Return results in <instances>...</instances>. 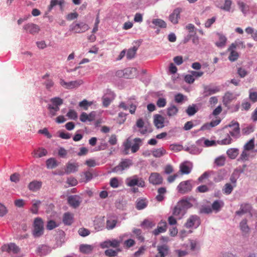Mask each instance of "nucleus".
Here are the masks:
<instances>
[{
	"instance_id": "1",
	"label": "nucleus",
	"mask_w": 257,
	"mask_h": 257,
	"mask_svg": "<svg viewBox=\"0 0 257 257\" xmlns=\"http://www.w3.org/2000/svg\"><path fill=\"white\" fill-rule=\"evenodd\" d=\"M197 200L193 197H184L178 202L173 211V215L180 219L184 216L187 210L191 208L193 204H197Z\"/></svg>"
},
{
	"instance_id": "2",
	"label": "nucleus",
	"mask_w": 257,
	"mask_h": 257,
	"mask_svg": "<svg viewBox=\"0 0 257 257\" xmlns=\"http://www.w3.org/2000/svg\"><path fill=\"white\" fill-rule=\"evenodd\" d=\"M32 234L35 238H39L42 236L44 232V224L43 219L41 217L35 218L33 224Z\"/></svg>"
},
{
	"instance_id": "3",
	"label": "nucleus",
	"mask_w": 257,
	"mask_h": 257,
	"mask_svg": "<svg viewBox=\"0 0 257 257\" xmlns=\"http://www.w3.org/2000/svg\"><path fill=\"white\" fill-rule=\"evenodd\" d=\"M126 184L130 187H133L136 185L144 187L145 186V182L142 178H139L137 175L127 178L126 180Z\"/></svg>"
},
{
	"instance_id": "4",
	"label": "nucleus",
	"mask_w": 257,
	"mask_h": 257,
	"mask_svg": "<svg viewBox=\"0 0 257 257\" xmlns=\"http://www.w3.org/2000/svg\"><path fill=\"white\" fill-rule=\"evenodd\" d=\"M192 187L191 181L187 180L181 182L177 186V189L179 193L184 194L190 192Z\"/></svg>"
},
{
	"instance_id": "5",
	"label": "nucleus",
	"mask_w": 257,
	"mask_h": 257,
	"mask_svg": "<svg viewBox=\"0 0 257 257\" xmlns=\"http://www.w3.org/2000/svg\"><path fill=\"white\" fill-rule=\"evenodd\" d=\"M138 127L140 130L138 131L142 135H145L147 133H151V131H149V128L147 124H145V122L142 118H139L136 124L133 126L134 132L137 131V128Z\"/></svg>"
},
{
	"instance_id": "6",
	"label": "nucleus",
	"mask_w": 257,
	"mask_h": 257,
	"mask_svg": "<svg viewBox=\"0 0 257 257\" xmlns=\"http://www.w3.org/2000/svg\"><path fill=\"white\" fill-rule=\"evenodd\" d=\"M70 28L71 30L74 31L76 33L85 32L89 29L88 25L83 22L72 24Z\"/></svg>"
},
{
	"instance_id": "7",
	"label": "nucleus",
	"mask_w": 257,
	"mask_h": 257,
	"mask_svg": "<svg viewBox=\"0 0 257 257\" xmlns=\"http://www.w3.org/2000/svg\"><path fill=\"white\" fill-rule=\"evenodd\" d=\"M67 201L70 206L74 208H76L80 205L82 199L78 195H70L68 197Z\"/></svg>"
},
{
	"instance_id": "8",
	"label": "nucleus",
	"mask_w": 257,
	"mask_h": 257,
	"mask_svg": "<svg viewBox=\"0 0 257 257\" xmlns=\"http://www.w3.org/2000/svg\"><path fill=\"white\" fill-rule=\"evenodd\" d=\"M132 161L130 159H124L118 165L112 169V172H117L119 171H123V170L128 168L132 165Z\"/></svg>"
},
{
	"instance_id": "9",
	"label": "nucleus",
	"mask_w": 257,
	"mask_h": 257,
	"mask_svg": "<svg viewBox=\"0 0 257 257\" xmlns=\"http://www.w3.org/2000/svg\"><path fill=\"white\" fill-rule=\"evenodd\" d=\"M150 183L153 185H160L163 183V178L158 173H151L149 179Z\"/></svg>"
},
{
	"instance_id": "10",
	"label": "nucleus",
	"mask_w": 257,
	"mask_h": 257,
	"mask_svg": "<svg viewBox=\"0 0 257 257\" xmlns=\"http://www.w3.org/2000/svg\"><path fill=\"white\" fill-rule=\"evenodd\" d=\"M196 223V226H198L200 224V218L196 215H193L190 216L186 222L185 225L188 228H191Z\"/></svg>"
},
{
	"instance_id": "11",
	"label": "nucleus",
	"mask_w": 257,
	"mask_h": 257,
	"mask_svg": "<svg viewBox=\"0 0 257 257\" xmlns=\"http://www.w3.org/2000/svg\"><path fill=\"white\" fill-rule=\"evenodd\" d=\"M24 29L27 32L32 35H35L38 33L40 30L39 26L33 23H29L25 25L24 26Z\"/></svg>"
},
{
	"instance_id": "12",
	"label": "nucleus",
	"mask_w": 257,
	"mask_h": 257,
	"mask_svg": "<svg viewBox=\"0 0 257 257\" xmlns=\"http://www.w3.org/2000/svg\"><path fill=\"white\" fill-rule=\"evenodd\" d=\"M2 252H7L11 255L16 253V245L14 243L5 244L1 247Z\"/></svg>"
},
{
	"instance_id": "13",
	"label": "nucleus",
	"mask_w": 257,
	"mask_h": 257,
	"mask_svg": "<svg viewBox=\"0 0 257 257\" xmlns=\"http://www.w3.org/2000/svg\"><path fill=\"white\" fill-rule=\"evenodd\" d=\"M203 88V93L205 97L215 94L220 91V88L218 86L211 87L210 85H204Z\"/></svg>"
},
{
	"instance_id": "14",
	"label": "nucleus",
	"mask_w": 257,
	"mask_h": 257,
	"mask_svg": "<svg viewBox=\"0 0 257 257\" xmlns=\"http://www.w3.org/2000/svg\"><path fill=\"white\" fill-rule=\"evenodd\" d=\"M181 9L180 8L175 9L173 13L169 16V20L173 24H177L178 23V19L180 18Z\"/></svg>"
},
{
	"instance_id": "15",
	"label": "nucleus",
	"mask_w": 257,
	"mask_h": 257,
	"mask_svg": "<svg viewBox=\"0 0 257 257\" xmlns=\"http://www.w3.org/2000/svg\"><path fill=\"white\" fill-rule=\"evenodd\" d=\"M192 168V164L188 161L184 162L180 165V171L182 174H188Z\"/></svg>"
},
{
	"instance_id": "16",
	"label": "nucleus",
	"mask_w": 257,
	"mask_h": 257,
	"mask_svg": "<svg viewBox=\"0 0 257 257\" xmlns=\"http://www.w3.org/2000/svg\"><path fill=\"white\" fill-rule=\"evenodd\" d=\"M251 209V207L249 204H242L239 210L235 212V214L237 215L241 216L244 214L249 213L250 216H251L252 214L250 213Z\"/></svg>"
},
{
	"instance_id": "17",
	"label": "nucleus",
	"mask_w": 257,
	"mask_h": 257,
	"mask_svg": "<svg viewBox=\"0 0 257 257\" xmlns=\"http://www.w3.org/2000/svg\"><path fill=\"white\" fill-rule=\"evenodd\" d=\"M246 219H243L239 223V228L243 236H247L250 232V228L247 224Z\"/></svg>"
},
{
	"instance_id": "18",
	"label": "nucleus",
	"mask_w": 257,
	"mask_h": 257,
	"mask_svg": "<svg viewBox=\"0 0 257 257\" xmlns=\"http://www.w3.org/2000/svg\"><path fill=\"white\" fill-rule=\"evenodd\" d=\"M154 117V123L157 128H160L163 127L164 126V117L161 115L158 114H155Z\"/></svg>"
},
{
	"instance_id": "19",
	"label": "nucleus",
	"mask_w": 257,
	"mask_h": 257,
	"mask_svg": "<svg viewBox=\"0 0 257 257\" xmlns=\"http://www.w3.org/2000/svg\"><path fill=\"white\" fill-rule=\"evenodd\" d=\"M51 251V249L50 247L45 244L39 245L36 250V252L41 255H45L50 253Z\"/></svg>"
},
{
	"instance_id": "20",
	"label": "nucleus",
	"mask_w": 257,
	"mask_h": 257,
	"mask_svg": "<svg viewBox=\"0 0 257 257\" xmlns=\"http://www.w3.org/2000/svg\"><path fill=\"white\" fill-rule=\"evenodd\" d=\"M224 206V202L221 200H216L212 204L211 209L212 211L217 213L220 211L221 209Z\"/></svg>"
},
{
	"instance_id": "21",
	"label": "nucleus",
	"mask_w": 257,
	"mask_h": 257,
	"mask_svg": "<svg viewBox=\"0 0 257 257\" xmlns=\"http://www.w3.org/2000/svg\"><path fill=\"white\" fill-rule=\"evenodd\" d=\"M42 184V182L34 180L29 183L28 187L30 190L35 192L39 190L41 188Z\"/></svg>"
},
{
	"instance_id": "22",
	"label": "nucleus",
	"mask_w": 257,
	"mask_h": 257,
	"mask_svg": "<svg viewBox=\"0 0 257 257\" xmlns=\"http://www.w3.org/2000/svg\"><path fill=\"white\" fill-rule=\"evenodd\" d=\"M73 221V215L70 212H66L63 215V222L67 225H71Z\"/></svg>"
},
{
	"instance_id": "23",
	"label": "nucleus",
	"mask_w": 257,
	"mask_h": 257,
	"mask_svg": "<svg viewBox=\"0 0 257 257\" xmlns=\"http://www.w3.org/2000/svg\"><path fill=\"white\" fill-rule=\"evenodd\" d=\"M93 246L91 245L82 244L79 246V251L84 254H89L91 252Z\"/></svg>"
},
{
	"instance_id": "24",
	"label": "nucleus",
	"mask_w": 257,
	"mask_h": 257,
	"mask_svg": "<svg viewBox=\"0 0 257 257\" xmlns=\"http://www.w3.org/2000/svg\"><path fill=\"white\" fill-rule=\"evenodd\" d=\"M159 224L162 225L161 226H158L157 228L155 229L153 231V233L155 235H157L160 233L165 232L166 230L167 223L166 221H163L162 220L160 221Z\"/></svg>"
},
{
	"instance_id": "25",
	"label": "nucleus",
	"mask_w": 257,
	"mask_h": 257,
	"mask_svg": "<svg viewBox=\"0 0 257 257\" xmlns=\"http://www.w3.org/2000/svg\"><path fill=\"white\" fill-rule=\"evenodd\" d=\"M79 165L77 163H68L67 165V168L65 172L67 174H70L72 172H75L78 170Z\"/></svg>"
},
{
	"instance_id": "26",
	"label": "nucleus",
	"mask_w": 257,
	"mask_h": 257,
	"mask_svg": "<svg viewBox=\"0 0 257 257\" xmlns=\"http://www.w3.org/2000/svg\"><path fill=\"white\" fill-rule=\"evenodd\" d=\"M41 204V201L38 200H33L32 201V207L30 210L33 214H37L38 213L39 208Z\"/></svg>"
},
{
	"instance_id": "27",
	"label": "nucleus",
	"mask_w": 257,
	"mask_h": 257,
	"mask_svg": "<svg viewBox=\"0 0 257 257\" xmlns=\"http://www.w3.org/2000/svg\"><path fill=\"white\" fill-rule=\"evenodd\" d=\"M83 83V81L81 79L71 81L68 82L67 89H71L75 88H77Z\"/></svg>"
},
{
	"instance_id": "28",
	"label": "nucleus",
	"mask_w": 257,
	"mask_h": 257,
	"mask_svg": "<svg viewBox=\"0 0 257 257\" xmlns=\"http://www.w3.org/2000/svg\"><path fill=\"white\" fill-rule=\"evenodd\" d=\"M152 153L154 157L160 158L166 154V151L163 148H161L154 149Z\"/></svg>"
},
{
	"instance_id": "29",
	"label": "nucleus",
	"mask_w": 257,
	"mask_h": 257,
	"mask_svg": "<svg viewBox=\"0 0 257 257\" xmlns=\"http://www.w3.org/2000/svg\"><path fill=\"white\" fill-rule=\"evenodd\" d=\"M157 250L161 255V257H165L168 254L169 247L166 245L158 246Z\"/></svg>"
},
{
	"instance_id": "30",
	"label": "nucleus",
	"mask_w": 257,
	"mask_h": 257,
	"mask_svg": "<svg viewBox=\"0 0 257 257\" xmlns=\"http://www.w3.org/2000/svg\"><path fill=\"white\" fill-rule=\"evenodd\" d=\"M198 109L196 104H193L188 106L186 110V112L189 116H192L198 111Z\"/></svg>"
},
{
	"instance_id": "31",
	"label": "nucleus",
	"mask_w": 257,
	"mask_h": 257,
	"mask_svg": "<svg viewBox=\"0 0 257 257\" xmlns=\"http://www.w3.org/2000/svg\"><path fill=\"white\" fill-rule=\"evenodd\" d=\"M148 205L147 201L145 199H138L136 201V208L138 210H142L145 208Z\"/></svg>"
},
{
	"instance_id": "32",
	"label": "nucleus",
	"mask_w": 257,
	"mask_h": 257,
	"mask_svg": "<svg viewBox=\"0 0 257 257\" xmlns=\"http://www.w3.org/2000/svg\"><path fill=\"white\" fill-rule=\"evenodd\" d=\"M134 142L135 144L132 145L131 147V150L133 153L137 152L139 150L141 146L140 143H141L142 140L140 138H137L134 139Z\"/></svg>"
},
{
	"instance_id": "33",
	"label": "nucleus",
	"mask_w": 257,
	"mask_h": 257,
	"mask_svg": "<svg viewBox=\"0 0 257 257\" xmlns=\"http://www.w3.org/2000/svg\"><path fill=\"white\" fill-rule=\"evenodd\" d=\"M234 99L233 93L230 92H227L223 98V102L224 104L227 105L229 103Z\"/></svg>"
},
{
	"instance_id": "34",
	"label": "nucleus",
	"mask_w": 257,
	"mask_h": 257,
	"mask_svg": "<svg viewBox=\"0 0 257 257\" xmlns=\"http://www.w3.org/2000/svg\"><path fill=\"white\" fill-rule=\"evenodd\" d=\"M138 49V47L134 46L132 48H130L127 50L126 53V57L127 59L131 60L134 58L136 54V52Z\"/></svg>"
},
{
	"instance_id": "35",
	"label": "nucleus",
	"mask_w": 257,
	"mask_h": 257,
	"mask_svg": "<svg viewBox=\"0 0 257 257\" xmlns=\"http://www.w3.org/2000/svg\"><path fill=\"white\" fill-rule=\"evenodd\" d=\"M219 36V41L216 42V45L218 47H222L225 46L226 42V38L222 34L218 33Z\"/></svg>"
},
{
	"instance_id": "36",
	"label": "nucleus",
	"mask_w": 257,
	"mask_h": 257,
	"mask_svg": "<svg viewBox=\"0 0 257 257\" xmlns=\"http://www.w3.org/2000/svg\"><path fill=\"white\" fill-rule=\"evenodd\" d=\"M178 112V109L174 105H171V106L167 108V115L170 117L176 115Z\"/></svg>"
},
{
	"instance_id": "37",
	"label": "nucleus",
	"mask_w": 257,
	"mask_h": 257,
	"mask_svg": "<svg viewBox=\"0 0 257 257\" xmlns=\"http://www.w3.org/2000/svg\"><path fill=\"white\" fill-rule=\"evenodd\" d=\"M152 23L156 26H158L161 28H166L167 24L166 22L162 19H155L152 20Z\"/></svg>"
},
{
	"instance_id": "38",
	"label": "nucleus",
	"mask_w": 257,
	"mask_h": 257,
	"mask_svg": "<svg viewBox=\"0 0 257 257\" xmlns=\"http://www.w3.org/2000/svg\"><path fill=\"white\" fill-rule=\"evenodd\" d=\"M46 165L48 168L53 169L58 166V164L55 158H51L46 161Z\"/></svg>"
},
{
	"instance_id": "39",
	"label": "nucleus",
	"mask_w": 257,
	"mask_h": 257,
	"mask_svg": "<svg viewBox=\"0 0 257 257\" xmlns=\"http://www.w3.org/2000/svg\"><path fill=\"white\" fill-rule=\"evenodd\" d=\"M226 153L230 159H234L238 154V149L235 148H231L228 150Z\"/></svg>"
},
{
	"instance_id": "40",
	"label": "nucleus",
	"mask_w": 257,
	"mask_h": 257,
	"mask_svg": "<svg viewBox=\"0 0 257 257\" xmlns=\"http://www.w3.org/2000/svg\"><path fill=\"white\" fill-rule=\"evenodd\" d=\"M254 148V139L252 138L247 142L243 146L245 151H251Z\"/></svg>"
},
{
	"instance_id": "41",
	"label": "nucleus",
	"mask_w": 257,
	"mask_h": 257,
	"mask_svg": "<svg viewBox=\"0 0 257 257\" xmlns=\"http://www.w3.org/2000/svg\"><path fill=\"white\" fill-rule=\"evenodd\" d=\"M117 222L116 219H107L106 223V227L108 230L113 229Z\"/></svg>"
},
{
	"instance_id": "42",
	"label": "nucleus",
	"mask_w": 257,
	"mask_h": 257,
	"mask_svg": "<svg viewBox=\"0 0 257 257\" xmlns=\"http://www.w3.org/2000/svg\"><path fill=\"white\" fill-rule=\"evenodd\" d=\"M47 150L44 148H39L38 150H35L34 151V156L38 158H41L43 156H45L47 155Z\"/></svg>"
},
{
	"instance_id": "43",
	"label": "nucleus",
	"mask_w": 257,
	"mask_h": 257,
	"mask_svg": "<svg viewBox=\"0 0 257 257\" xmlns=\"http://www.w3.org/2000/svg\"><path fill=\"white\" fill-rule=\"evenodd\" d=\"M239 177V173H238V170L235 169L234 170L233 172L231 174L230 177V181L232 183L235 184L236 182L237 179Z\"/></svg>"
},
{
	"instance_id": "44",
	"label": "nucleus",
	"mask_w": 257,
	"mask_h": 257,
	"mask_svg": "<svg viewBox=\"0 0 257 257\" xmlns=\"http://www.w3.org/2000/svg\"><path fill=\"white\" fill-rule=\"evenodd\" d=\"M141 226L147 228H152L155 226V223L148 219H145L141 223Z\"/></svg>"
},
{
	"instance_id": "45",
	"label": "nucleus",
	"mask_w": 257,
	"mask_h": 257,
	"mask_svg": "<svg viewBox=\"0 0 257 257\" xmlns=\"http://www.w3.org/2000/svg\"><path fill=\"white\" fill-rule=\"evenodd\" d=\"M212 212V209L209 206H202L199 210V213L201 214H210Z\"/></svg>"
},
{
	"instance_id": "46",
	"label": "nucleus",
	"mask_w": 257,
	"mask_h": 257,
	"mask_svg": "<svg viewBox=\"0 0 257 257\" xmlns=\"http://www.w3.org/2000/svg\"><path fill=\"white\" fill-rule=\"evenodd\" d=\"M119 251H120V249L114 250L112 249H108L105 251V254L109 257H114L117 255Z\"/></svg>"
},
{
	"instance_id": "47",
	"label": "nucleus",
	"mask_w": 257,
	"mask_h": 257,
	"mask_svg": "<svg viewBox=\"0 0 257 257\" xmlns=\"http://www.w3.org/2000/svg\"><path fill=\"white\" fill-rule=\"evenodd\" d=\"M92 104V102H88L86 99H84L79 103V106L86 110Z\"/></svg>"
},
{
	"instance_id": "48",
	"label": "nucleus",
	"mask_w": 257,
	"mask_h": 257,
	"mask_svg": "<svg viewBox=\"0 0 257 257\" xmlns=\"http://www.w3.org/2000/svg\"><path fill=\"white\" fill-rule=\"evenodd\" d=\"M213 174V171L205 172L202 175H201L198 178V181L199 183L203 182V180L204 179H207L211 174Z\"/></svg>"
},
{
	"instance_id": "49",
	"label": "nucleus",
	"mask_w": 257,
	"mask_h": 257,
	"mask_svg": "<svg viewBox=\"0 0 257 257\" xmlns=\"http://www.w3.org/2000/svg\"><path fill=\"white\" fill-rule=\"evenodd\" d=\"M66 116L73 120H76L78 117L77 112L73 109H70L67 112Z\"/></svg>"
},
{
	"instance_id": "50",
	"label": "nucleus",
	"mask_w": 257,
	"mask_h": 257,
	"mask_svg": "<svg viewBox=\"0 0 257 257\" xmlns=\"http://www.w3.org/2000/svg\"><path fill=\"white\" fill-rule=\"evenodd\" d=\"M51 102L54 105L60 106L63 103V100L61 98L58 97L52 98L51 99Z\"/></svg>"
},
{
	"instance_id": "51",
	"label": "nucleus",
	"mask_w": 257,
	"mask_h": 257,
	"mask_svg": "<svg viewBox=\"0 0 257 257\" xmlns=\"http://www.w3.org/2000/svg\"><path fill=\"white\" fill-rule=\"evenodd\" d=\"M230 52V53L228 57L229 60L231 62L236 61L239 56L238 53L235 51H231Z\"/></svg>"
},
{
	"instance_id": "52",
	"label": "nucleus",
	"mask_w": 257,
	"mask_h": 257,
	"mask_svg": "<svg viewBox=\"0 0 257 257\" xmlns=\"http://www.w3.org/2000/svg\"><path fill=\"white\" fill-rule=\"evenodd\" d=\"M233 188V186L230 184L226 183L222 190L224 193L230 194L232 191Z\"/></svg>"
},
{
	"instance_id": "53",
	"label": "nucleus",
	"mask_w": 257,
	"mask_h": 257,
	"mask_svg": "<svg viewBox=\"0 0 257 257\" xmlns=\"http://www.w3.org/2000/svg\"><path fill=\"white\" fill-rule=\"evenodd\" d=\"M254 131V128L252 126L249 125L247 127H245L242 129V134L244 135H248L250 134L251 133L253 132Z\"/></svg>"
},
{
	"instance_id": "54",
	"label": "nucleus",
	"mask_w": 257,
	"mask_h": 257,
	"mask_svg": "<svg viewBox=\"0 0 257 257\" xmlns=\"http://www.w3.org/2000/svg\"><path fill=\"white\" fill-rule=\"evenodd\" d=\"M57 226V225L56 222L54 220H51L47 222L46 228L48 230H51L56 228Z\"/></svg>"
},
{
	"instance_id": "55",
	"label": "nucleus",
	"mask_w": 257,
	"mask_h": 257,
	"mask_svg": "<svg viewBox=\"0 0 257 257\" xmlns=\"http://www.w3.org/2000/svg\"><path fill=\"white\" fill-rule=\"evenodd\" d=\"M209 188L206 185H202L198 186L196 189V191L200 193H205L209 191Z\"/></svg>"
},
{
	"instance_id": "56",
	"label": "nucleus",
	"mask_w": 257,
	"mask_h": 257,
	"mask_svg": "<svg viewBox=\"0 0 257 257\" xmlns=\"http://www.w3.org/2000/svg\"><path fill=\"white\" fill-rule=\"evenodd\" d=\"M225 158L221 156L215 160V163L218 166H223L225 164Z\"/></svg>"
},
{
	"instance_id": "57",
	"label": "nucleus",
	"mask_w": 257,
	"mask_h": 257,
	"mask_svg": "<svg viewBox=\"0 0 257 257\" xmlns=\"http://www.w3.org/2000/svg\"><path fill=\"white\" fill-rule=\"evenodd\" d=\"M78 233L80 236L85 237L90 234V231L86 228H81L78 230Z\"/></svg>"
},
{
	"instance_id": "58",
	"label": "nucleus",
	"mask_w": 257,
	"mask_h": 257,
	"mask_svg": "<svg viewBox=\"0 0 257 257\" xmlns=\"http://www.w3.org/2000/svg\"><path fill=\"white\" fill-rule=\"evenodd\" d=\"M232 139L231 137L227 135V138L221 140V141H218V143L221 145H228L231 143Z\"/></svg>"
},
{
	"instance_id": "59",
	"label": "nucleus",
	"mask_w": 257,
	"mask_h": 257,
	"mask_svg": "<svg viewBox=\"0 0 257 257\" xmlns=\"http://www.w3.org/2000/svg\"><path fill=\"white\" fill-rule=\"evenodd\" d=\"M231 5V1L230 0H226L223 6L221 7V9L226 11L229 12L230 10Z\"/></svg>"
},
{
	"instance_id": "60",
	"label": "nucleus",
	"mask_w": 257,
	"mask_h": 257,
	"mask_svg": "<svg viewBox=\"0 0 257 257\" xmlns=\"http://www.w3.org/2000/svg\"><path fill=\"white\" fill-rule=\"evenodd\" d=\"M246 151L243 150L238 160V161L240 160L242 161H245L248 160L249 155L246 152Z\"/></svg>"
},
{
	"instance_id": "61",
	"label": "nucleus",
	"mask_w": 257,
	"mask_h": 257,
	"mask_svg": "<svg viewBox=\"0 0 257 257\" xmlns=\"http://www.w3.org/2000/svg\"><path fill=\"white\" fill-rule=\"evenodd\" d=\"M216 17H213L212 18L208 19L205 23V27L206 28H210L211 25L215 22Z\"/></svg>"
},
{
	"instance_id": "62",
	"label": "nucleus",
	"mask_w": 257,
	"mask_h": 257,
	"mask_svg": "<svg viewBox=\"0 0 257 257\" xmlns=\"http://www.w3.org/2000/svg\"><path fill=\"white\" fill-rule=\"evenodd\" d=\"M238 5L241 12L243 14H246V13L248 11V8L246 6V5L243 2H238Z\"/></svg>"
},
{
	"instance_id": "63",
	"label": "nucleus",
	"mask_w": 257,
	"mask_h": 257,
	"mask_svg": "<svg viewBox=\"0 0 257 257\" xmlns=\"http://www.w3.org/2000/svg\"><path fill=\"white\" fill-rule=\"evenodd\" d=\"M102 99L103 105L105 107H107L111 101V99L110 98L105 96H103Z\"/></svg>"
},
{
	"instance_id": "64",
	"label": "nucleus",
	"mask_w": 257,
	"mask_h": 257,
	"mask_svg": "<svg viewBox=\"0 0 257 257\" xmlns=\"http://www.w3.org/2000/svg\"><path fill=\"white\" fill-rule=\"evenodd\" d=\"M184 79L185 81L189 84L193 83L195 80L194 78L193 77V76L192 75V74L186 75L185 76Z\"/></svg>"
}]
</instances>
